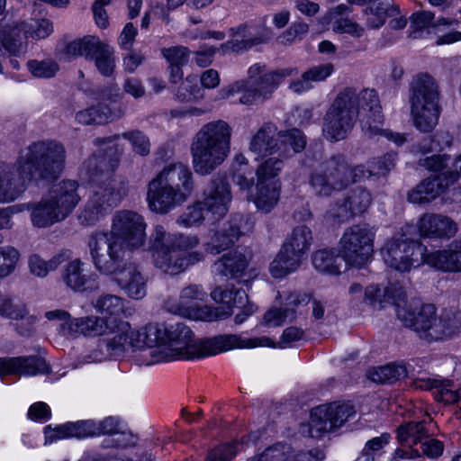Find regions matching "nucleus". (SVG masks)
<instances>
[{
	"mask_svg": "<svg viewBox=\"0 0 461 461\" xmlns=\"http://www.w3.org/2000/svg\"><path fill=\"white\" fill-rule=\"evenodd\" d=\"M103 43L98 37L87 35L70 41L66 46L65 52L71 58L85 57L86 59H92Z\"/></svg>",
	"mask_w": 461,
	"mask_h": 461,
	"instance_id": "obj_45",
	"label": "nucleus"
},
{
	"mask_svg": "<svg viewBox=\"0 0 461 461\" xmlns=\"http://www.w3.org/2000/svg\"><path fill=\"white\" fill-rule=\"evenodd\" d=\"M176 97L179 102H193L203 97V89L198 85V78L196 76H187L184 81L181 82L176 93Z\"/></svg>",
	"mask_w": 461,
	"mask_h": 461,
	"instance_id": "obj_52",
	"label": "nucleus"
},
{
	"mask_svg": "<svg viewBox=\"0 0 461 461\" xmlns=\"http://www.w3.org/2000/svg\"><path fill=\"white\" fill-rule=\"evenodd\" d=\"M333 31L338 33H347L354 38H360L365 34V27L348 17H341L333 23Z\"/></svg>",
	"mask_w": 461,
	"mask_h": 461,
	"instance_id": "obj_61",
	"label": "nucleus"
},
{
	"mask_svg": "<svg viewBox=\"0 0 461 461\" xmlns=\"http://www.w3.org/2000/svg\"><path fill=\"white\" fill-rule=\"evenodd\" d=\"M46 369L45 360L38 357L0 358V376L10 374L36 375Z\"/></svg>",
	"mask_w": 461,
	"mask_h": 461,
	"instance_id": "obj_33",
	"label": "nucleus"
},
{
	"mask_svg": "<svg viewBox=\"0 0 461 461\" xmlns=\"http://www.w3.org/2000/svg\"><path fill=\"white\" fill-rule=\"evenodd\" d=\"M340 94H348L351 97L352 108L356 112V117L361 113H365L361 120L362 130L366 136L374 138L384 136L397 145L406 141V137L401 133H393L381 128L383 115L378 95L374 89H364L359 93L352 89H345Z\"/></svg>",
	"mask_w": 461,
	"mask_h": 461,
	"instance_id": "obj_15",
	"label": "nucleus"
},
{
	"mask_svg": "<svg viewBox=\"0 0 461 461\" xmlns=\"http://www.w3.org/2000/svg\"><path fill=\"white\" fill-rule=\"evenodd\" d=\"M339 253L335 249H321L312 255L313 267L320 273L338 276L341 273Z\"/></svg>",
	"mask_w": 461,
	"mask_h": 461,
	"instance_id": "obj_42",
	"label": "nucleus"
},
{
	"mask_svg": "<svg viewBox=\"0 0 461 461\" xmlns=\"http://www.w3.org/2000/svg\"><path fill=\"white\" fill-rule=\"evenodd\" d=\"M420 166L434 173L408 193V201L425 203L436 199L461 177V153L456 157L438 154L420 159Z\"/></svg>",
	"mask_w": 461,
	"mask_h": 461,
	"instance_id": "obj_9",
	"label": "nucleus"
},
{
	"mask_svg": "<svg viewBox=\"0 0 461 461\" xmlns=\"http://www.w3.org/2000/svg\"><path fill=\"white\" fill-rule=\"evenodd\" d=\"M285 308H271L264 314L262 324L268 328L281 326L287 319L295 317L294 307L309 303L306 294L294 293L285 299Z\"/></svg>",
	"mask_w": 461,
	"mask_h": 461,
	"instance_id": "obj_34",
	"label": "nucleus"
},
{
	"mask_svg": "<svg viewBox=\"0 0 461 461\" xmlns=\"http://www.w3.org/2000/svg\"><path fill=\"white\" fill-rule=\"evenodd\" d=\"M67 151L57 140H45L22 149L14 163L0 164V202L17 199L33 179L53 180L63 171Z\"/></svg>",
	"mask_w": 461,
	"mask_h": 461,
	"instance_id": "obj_1",
	"label": "nucleus"
},
{
	"mask_svg": "<svg viewBox=\"0 0 461 461\" xmlns=\"http://www.w3.org/2000/svg\"><path fill=\"white\" fill-rule=\"evenodd\" d=\"M280 189L281 185L256 183L253 193L249 195V200L252 201L258 210L269 212L279 201Z\"/></svg>",
	"mask_w": 461,
	"mask_h": 461,
	"instance_id": "obj_40",
	"label": "nucleus"
},
{
	"mask_svg": "<svg viewBox=\"0 0 461 461\" xmlns=\"http://www.w3.org/2000/svg\"><path fill=\"white\" fill-rule=\"evenodd\" d=\"M376 230L366 223L348 227L339 243V253L347 265L363 267L371 261Z\"/></svg>",
	"mask_w": 461,
	"mask_h": 461,
	"instance_id": "obj_17",
	"label": "nucleus"
},
{
	"mask_svg": "<svg viewBox=\"0 0 461 461\" xmlns=\"http://www.w3.org/2000/svg\"><path fill=\"white\" fill-rule=\"evenodd\" d=\"M95 420H78L75 422H67L64 424L63 431L67 433L68 438H76L78 439L95 437Z\"/></svg>",
	"mask_w": 461,
	"mask_h": 461,
	"instance_id": "obj_55",
	"label": "nucleus"
},
{
	"mask_svg": "<svg viewBox=\"0 0 461 461\" xmlns=\"http://www.w3.org/2000/svg\"><path fill=\"white\" fill-rule=\"evenodd\" d=\"M313 242L312 230L306 225L294 227L282 244L291 251L304 258Z\"/></svg>",
	"mask_w": 461,
	"mask_h": 461,
	"instance_id": "obj_44",
	"label": "nucleus"
},
{
	"mask_svg": "<svg viewBox=\"0 0 461 461\" xmlns=\"http://www.w3.org/2000/svg\"><path fill=\"white\" fill-rule=\"evenodd\" d=\"M92 306L107 322L113 321L115 334L97 342L95 348L84 356L86 363H98L110 359V352L118 340H121L125 332L129 330V321H123L125 316V301L121 296L112 294H102L91 302Z\"/></svg>",
	"mask_w": 461,
	"mask_h": 461,
	"instance_id": "obj_11",
	"label": "nucleus"
},
{
	"mask_svg": "<svg viewBox=\"0 0 461 461\" xmlns=\"http://www.w3.org/2000/svg\"><path fill=\"white\" fill-rule=\"evenodd\" d=\"M396 154L387 153L383 157L373 158L368 162V170L370 175L385 176L395 166Z\"/></svg>",
	"mask_w": 461,
	"mask_h": 461,
	"instance_id": "obj_59",
	"label": "nucleus"
},
{
	"mask_svg": "<svg viewBox=\"0 0 461 461\" xmlns=\"http://www.w3.org/2000/svg\"><path fill=\"white\" fill-rule=\"evenodd\" d=\"M77 181L66 179L53 185L41 200L0 209V230L10 229L12 217L25 210L31 211V221L38 228L50 227L65 221L81 201Z\"/></svg>",
	"mask_w": 461,
	"mask_h": 461,
	"instance_id": "obj_4",
	"label": "nucleus"
},
{
	"mask_svg": "<svg viewBox=\"0 0 461 461\" xmlns=\"http://www.w3.org/2000/svg\"><path fill=\"white\" fill-rule=\"evenodd\" d=\"M193 189V173L186 165H167L147 185L148 207L156 213L167 214L185 203Z\"/></svg>",
	"mask_w": 461,
	"mask_h": 461,
	"instance_id": "obj_6",
	"label": "nucleus"
},
{
	"mask_svg": "<svg viewBox=\"0 0 461 461\" xmlns=\"http://www.w3.org/2000/svg\"><path fill=\"white\" fill-rule=\"evenodd\" d=\"M409 375L408 366L402 364H388L369 371V378L375 383L393 384Z\"/></svg>",
	"mask_w": 461,
	"mask_h": 461,
	"instance_id": "obj_47",
	"label": "nucleus"
},
{
	"mask_svg": "<svg viewBox=\"0 0 461 461\" xmlns=\"http://www.w3.org/2000/svg\"><path fill=\"white\" fill-rule=\"evenodd\" d=\"M146 228L143 216L133 211L121 210L113 214L111 229L107 231L121 240L129 249H135L144 245Z\"/></svg>",
	"mask_w": 461,
	"mask_h": 461,
	"instance_id": "obj_22",
	"label": "nucleus"
},
{
	"mask_svg": "<svg viewBox=\"0 0 461 461\" xmlns=\"http://www.w3.org/2000/svg\"><path fill=\"white\" fill-rule=\"evenodd\" d=\"M119 138L120 135H114L95 139L94 144L100 149L81 166V176L92 184L87 201L77 214V220L83 226L95 225L117 206L122 198L113 178L119 158L113 156L115 151L113 147L102 149L103 146L111 144Z\"/></svg>",
	"mask_w": 461,
	"mask_h": 461,
	"instance_id": "obj_2",
	"label": "nucleus"
},
{
	"mask_svg": "<svg viewBox=\"0 0 461 461\" xmlns=\"http://www.w3.org/2000/svg\"><path fill=\"white\" fill-rule=\"evenodd\" d=\"M278 141L285 147V149H286L287 147H290L294 153L301 152L306 146V138L298 129L280 131L278 133Z\"/></svg>",
	"mask_w": 461,
	"mask_h": 461,
	"instance_id": "obj_57",
	"label": "nucleus"
},
{
	"mask_svg": "<svg viewBox=\"0 0 461 461\" xmlns=\"http://www.w3.org/2000/svg\"><path fill=\"white\" fill-rule=\"evenodd\" d=\"M122 97L119 86L103 89L99 93V102L76 113V121L84 125L104 124L121 118L124 112L121 107H111L107 104H115Z\"/></svg>",
	"mask_w": 461,
	"mask_h": 461,
	"instance_id": "obj_24",
	"label": "nucleus"
},
{
	"mask_svg": "<svg viewBox=\"0 0 461 461\" xmlns=\"http://www.w3.org/2000/svg\"><path fill=\"white\" fill-rule=\"evenodd\" d=\"M112 324L113 321L107 322V320L100 315H89L73 318L65 322L63 328L73 335L94 338L110 334L113 336L115 329Z\"/></svg>",
	"mask_w": 461,
	"mask_h": 461,
	"instance_id": "obj_31",
	"label": "nucleus"
},
{
	"mask_svg": "<svg viewBox=\"0 0 461 461\" xmlns=\"http://www.w3.org/2000/svg\"><path fill=\"white\" fill-rule=\"evenodd\" d=\"M439 90L437 81L428 73L413 77L410 87L411 114L414 126L422 132L431 131L438 124Z\"/></svg>",
	"mask_w": 461,
	"mask_h": 461,
	"instance_id": "obj_13",
	"label": "nucleus"
},
{
	"mask_svg": "<svg viewBox=\"0 0 461 461\" xmlns=\"http://www.w3.org/2000/svg\"><path fill=\"white\" fill-rule=\"evenodd\" d=\"M95 62L97 71L105 77H113L116 68L114 50L104 42L91 59Z\"/></svg>",
	"mask_w": 461,
	"mask_h": 461,
	"instance_id": "obj_50",
	"label": "nucleus"
},
{
	"mask_svg": "<svg viewBox=\"0 0 461 461\" xmlns=\"http://www.w3.org/2000/svg\"><path fill=\"white\" fill-rule=\"evenodd\" d=\"M64 261L61 253L54 255L49 260H45L38 254H32L28 258V268L30 273L39 278H44L50 272L55 271Z\"/></svg>",
	"mask_w": 461,
	"mask_h": 461,
	"instance_id": "obj_48",
	"label": "nucleus"
},
{
	"mask_svg": "<svg viewBox=\"0 0 461 461\" xmlns=\"http://www.w3.org/2000/svg\"><path fill=\"white\" fill-rule=\"evenodd\" d=\"M399 14L400 9L394 5L378 3L375 5L367 6L363 10L366 28L377 30L385 23L388 17H393Z\"/></svg>",
	"mask_w": 461,
	"mask_h": 461,
	"instance_id": "obj_43",
	"label": "nucleus"
},
{
	"mask_svg": "<svg viewBox=\"0 0 461 461\" xmlns=\"http://www.w3.org/2000/svg\"><path fill=\"white\" fill-rule=\"evenodd\" d=\"M355 414L354 406L348 402H333L315 407L311 411L310 435L312 438H320L324 433L341 427Z\"/></svg>",
	"mask_w": 461,
	"mask_h": 461,
	"instance_id": "obj_21",
	"label": "nucleus"
},
{
	"mask_svg": "<svg viewBox=\"0 0 461 461\" xmlns=\"http://www.w3.org/2000/svg\"><path fill=\"white\" fill-rule=\"evenodd\" d=\"M112 276L128 297L140 300L146 296L147 278L137 266L123 264Z\"/></svg>",
	"mask_w": 461,
	"mask_h": 461,
	"instance_id": "obj_30",
	"label": "nucleus"
},
{
	"mask_svg": "<svg viewBox=\"0 0 461 461\" xmlns=\"http://www.w3.org/2000/svg\"><path fill=\"white\" fill-rule=\"evenodd\" d=\"M414 236V227L406 224L386 240L381 249V257L388 267L404 273L424 264L427 247Z\"/></svg>",
	"mask_w": 461,
	"mask_h": 461,
	"instance_id": "obj_12",
	"label": "nucleus"
},
{
	"mask_svg": "<svg viewBox=\"0 0 461 461\" xmlns=\"http://www.w3.org/2000/svg\"><path fill=\"white\" fill-rule=\"evenodd\" d=\"M456 240L450 249L425 253L424 264L445 272H461V248Z\"/></svg>",
	"mask_w": 461,
	"mask_h": 461,
	"instance_id": "obj_35",
	"label": "nucleus"
},
{
	"mask_svg": "<svg viewBox=\"0 0 461 461\" xmlns=\"http://www.w3.org/2000/svg\"><path fill=\"white\" fill-rule=\"evenodd\" d=\"M28 315V310L23 303H14L5 294L0 293V317L11 320H23Z\"/></svg>",
	"mask_w": 461,
	"mask_h": 461,
	"instance_id": "obj_56",
	"label": "nucleus"
},
{
	"mask_svg": "<svg viewBox=\"0 0 461 461\" xmlns=\"http://www.w3.org/2000/svg\"><path fill=\"white\" fill-rule=\"evenodd\" d=\"M60 280L74 293H92L99 288V276L80 258H74L63 266Z\"/></svg>",
	"mask_w": 461,
	"mask_h": 461,
	"instance_id": "obj_25",
	"label": "nucleus"
},
{
	"mask_svg": "<svg viewBox=\"0 0 461 461\" xmlns=\"http://www.w3.org/2000/svg\"><path fill=\"white\" fill-rule=\"evenodd\" d=\"M405 292L402 287L393 285L384 288V301L391 300L395 306L396 314L398 315V310L406 308L411 311L417 312L420 307L414 306L412 303H409L405 301Z\"/></svg>",
	"mask_w": 461,
	"mask_h": 461,
	"instance_id": "obj_60",
	"label": "nucleus"
},
{
	"mask_svg": "<svg viewBox=\"0 0 461 461\" xmlns=\"http://www.w3.org/2000/svg\"><path fill=\"white\" fill-rule=\"evenodd\" d=\"M230 185L221 177H213L208 183L200 202L206 209L210 220L218 221L225 216L231 202Z\"/></svg>",
	"mask_w": 461,
	"mask_h": 461,
	"instance_id": "obj_28",
	"label": "nucleus"
},
{
	"mask_svg": "<svg viewBox=\"0 0 461 461\" xmlns=\"http://www.w3.org/2000/svg\"><path fill=\"white\" fill-rule=\"evenodd\" d=\"M248 267L246 257L239 252L223 255L213 265V271L227 278H239Z\"/></svg>",
	"mask_w": 461,
	"mask_h": 461,
	"instance_id": "obj_41",
	"label": "nucleus"
},
{
	"mask_svg": "<svg viewBox=\"0 0 461 461\" xmlns=\"http://www.w3.org/2000/svg\"><path fill=\"white\" fill-rule=\"evenodd\" d=\"M167 336V324L149 323L140 329H133L129 324V330L118 340L112 351L111 358L123 357L131 351H141L149 348V355L154 349L163 350Z\"/></svg>",
	"mask_w": 461,
	"mask_h": 461,
	"instance_id": "obj_18",
	"label": "nucleus"
},
{
	"mask_svg": "<svg viewBox=\"0 0 461 461\" xmlns=\"http://www.w3.org/2000/svg\"><path fill=\"white\" fill-rule=\"evenodd\" d=\"M232 128L223 120L203 124L193 136L190 144L192 166L199 176L212 174L230 153Z\"/></svg>",
	"mask_w": 461,
	"mask_h": 461,
	"instance_id": "obj_7",
	"label": "nucleus"
},
{
	"mask_svg": "<svg viewBox=\"0 0 461 461\" xmlns=\"http://www.w3.org/2000/svg\"><path fill=\"white\" fill-rule=\"evenodd\" d=\"M95 437L101 435H113L122 433L125 435L120 428L118 419L114 417H106L103 420H95Z\"/></svg>",
	"mask_w": 461,
	"mask_h": 461,
	"instance_id": "obj_64",
	"label": "nucleus"
},
{
	"mask_svg": "<svg viewBox=\"0 0 461 461\" xmlns=\"http://www.w3.org/2000/svg\"><path fill=\"white\" fill-rule=\"evenodd\" d=\"M257 347H274V343L265 336L251 339L234 334L195 339L192 330L185 323H167L164 349H154L147 365L173 359L200 358L234 348Z\"/></svg>",
	"mask_w": 461,
	"mask_h": 461,
	"instance_id": "obj_3",
	"label": "nucleus"
},
{
	"mask_svg": "<svg viewBox=\"0 0 461 461\" xmlns=\"http://www.w3.org/2000/svg\"><path fill=\"white\" fill-rule=\"evenodd\" d=\"M253 227L254 221L250 217L235 214L213 234L206 249L212 254H219L233 246L240 236L252 231Z\"/></svg>",
	"mask_w": 461,
	"mask_h": 461,
	"instance_id": "obj_26",
	"label": "nucleus"
},
{
	"mask_svg": "<svg viewBox=\"0 0 461 461\" xmlns=\"http://www.w3.org/2000/svg\"><path fill=\"white\" fill-rule=\"evenodd\" d=\"M131 145L132 151L141 157H146L150 153V141L149 137L140 130L125 131L121 135Z\"/></svg>",
	"mask_w": 461,
	"mask_h": 461,
	"instance_id": "obj_54",
	"label": "nucleus"
},
{
	"mask_svg": "<svg viewBox=\"0 0 461 461\" xmlns=\"http://www.w3.org/2000/svg\"><path fill=\"white\" fill-rule=\"evenodd\" d=\"M417 228L420 237L449 240L457 230V223L450 217L440 213H425L418 221Z\"/></svg>",
	"mask_w": 461,
	"mask_h": 461,
	"instance_id": "obj_29",
	"label": "nucleus"
},
{
	"mask_svg": "<svg viewBox=\"0 0 461 461\" xmlns=\"http://www.w3.org/2000/svg\"><path fill=\"white\" fill-rule=\"evenodd\" d=\"M372 203V195L365 188L350 190L342 200H339L327 210L325 221L331 225H340L351 218L364 213Z\"/></svg>",
	"mask_w": 461,
	"mask_h": 461,
	"instance_id": "obj_23",
	"label": "nucleus"
},
{
	"mask_svg": "<svg viewBox=\"0 0 461 461\" xmlns=\"http://www.w3.org/2000/svg\"><path fill=\"white\" fill-rule=\"evenodd\" d=\"M204 221L211 224L215 222L210 220V215H207L206 209L200 201L188 205L176 219V223L185 228L199 226Z\"/></svg>",
	"mask_w": 461,
	"mask_h": 461,
	"instance_id": "obj_49",
	"label": "nucleus"
},
{
	"mask_svg": "<svg viewBox=\"0 0 461 461\" xmlns=\"http://www.w3.org/2000/svg\"><path fill=\"white\" fill-rule=\"evenodd\" d=\"M276 127L264 124L250 140L249 149L258 157L273 155L280 149L279 140L275 138Z\"/></svg>",
	"mask_w": 461,
	"mask_h": 461,
	"instance_id": "obj_37",
	"label": "nucleus"
},
{
	"mask_svg": "<svg viewBox=\"0 0 461 461\" xmlns=\"http://www.w3.org/2000/svg\"><path fill=\"white\" fill-rule=\"evenodd\" d=\"M362 172L361 167H351L343 156H332L312 170L310 190L317 197H330L355 183Z\"/></svg>",
	"mask_w": 461,
	"mask_h": 461,
	"instance_id": "obj_14",
	"label": "nucleus"
},
{
	"mask_svg": "<svg viewBox=\"0 0 461 461\" xmlns=\"http://www.w3.org/2000/svg\"><path fill=\"white\" fill-rule=\"evenodd\" d=\"M297 74L295 68L268 70L260 63L252 65L248 70V79L237 81L221 88V98L225 99L241 93L240 103L242 104H257L270 98L279 84L287 77Z\"/></svg>",
	"mask_w": 461,
	"mask_h": 461,
	"instance_id": "obj_10",
	"label": "nucleus"
},
{
	"mask_svg": "<svg viewBox=\"0 0 461 461\" xmlns=\"http://www.w3.org/2000/svg\"><path fill=\"white\" fill-rule=\"evenodd\" d=\"M16 31H23L25 37L41 40L53 32V24L46 18H32L14 28L12 32H9L8 35L5 28L3 27L0 30V44L11 55H18L20 53L21 43L16 38L12 36V34L18 35Z\"/></svg>",
	"mask_w": 461,
	"mask_h": 461,
	"instance_id": "obj_27",
	"label": "nucleus"
},
{
	"mask_svg": "<svg viewBox=\"0 0 461 461\" xmlns=\"http://www.w3.org/2000/svg\"><path fill=\"white\" fill-rule=\"evenodd\" d=\"M90 260L103 276H112L125 264L128 248L107 230H95L87 240Z\"/></svg>",
	"mask_w": 461,
	"mask_h": 461,
	"instance_id": "obj_16",
	"label": "nucleus"
},
{
	"mask_svg": "<svg viewBox=\"0 0 461 461\" xmlns=\"http://www.w3.org/2000/svg\"><path fill=\"white\" fill-rule=\"evenodd\" d=\"M324 458L325 454L320 449L294 454L289 445L276 444L267 448L259 456L249 461H321Z\"/></svg>",
	"mask_w": 461,
	"mask_h": 461,
	"instance_id": "obj_32",
	"label": "nucleus"
},
{
	"mask_svg": "<svg viewBox=\"0 0 461 461\" xmlns=\"http://www.w3.org/2000/svg\"><path fill=\"white\" fill-rule=\"evenodd\" d=\"M199 243L196 236L170 233L162 225H156L149 242L154 266L162 272L175 276L203 258V254L191 251Z\"/></svg>",
	"mask_w": 461,
	"mask_h": 461,
	"instance_id": "obj_5",
	"label": "nucleus"
},
{
	"mask_svg": "<svg viewBox=\"0 0 461 461\" xmlns=\"http://www.w3.org/2000/svg\"><path fill=\"white\" fill-rule=\"evenodd\" d=\"M211 296L213 301L222 304L214 309L230 312V315L234 308H241L248 302L246 292L243 289H236L233 285L217 287L211 293Z\"/></svg>",
	"mask_w": 461,
	"mask_h": 461,
	"instance_id": "obj_39",
	"label": "nucleus"
},
{
	"mask_svg": "<svg viewBox=\"0 0 461 461\" xmlns=\"http://www.w3.org/2000/svg\"><path fill=\"white\" fill-rule=\"evenodd\" d=\"M233 32L232 39L226 43L228 49H230L233 51H242L251 47L258 45L263 42V39L261 37H249L245 33L246 27L240 26L237 29H231Z\"/></svg>",
	"mask_w": 461,
	"mask_h": 461,
	"instance_id": "obj_53",
	"label": "nucleus"
},
{
	"mask_svg": "<svg viewBox=\"0 0 461 461\" xmlns=\"http://www.w3.org/2000/svg\"><path fill=\"white\" fill-rule=\"evenodd\" d=\"M435 424L431 420L410 421L401 425L397 429L400 444L412 447L420 444L425 438L433 436Z\"/></svg>",
	"mask_w": 461,
	"mask_h": 461,
	"instance_id": "obj_36",
	"label": "nucleus"
},
{
	"mask_svg": "<svg viewBox=\"0 0 461 461\" xmlns=\"http://www.w3.org/2000/svg\"><path fill=\"white\" fill-rule=\"evenodd\" d=\"M27 66L32 75L39 78L53 77L59 70L58 64L50 59L30 60Z\"/></svg>",
	"mask_w": 461,
	"mask_h": 461,
	"instance_id": "obj_58",
	"label": "nucleus"
},
{
	"mask_svg": "<svg viewBox=\"0 0 461 461\" xmlns=\"http://www.w3.org/2000/svg\"><path fill=\"white\" fill-rule=\"evenodd\" d=\"M351 104V97L348 94H339L335 98L323 119L322 131L327 140H344L352 131L357 117Z\"/></svg>",
	"mask_w": 461,
	"mask_h": 461,
	"instance_id": "obj_20",
	"label": "nucleus"
},
{
	"mask_svg": "<svg viewBox=\"0 0 461 461\" xmlns=\"http://www.w3.org/2000/svg\"><path fill=\"white\" fill-rule=\"evenodd\" d=\"M206 297L207 293L202 285L192 284L181 290L177 302L168 306V310L176 314L206 321L223 320L230 316V312L201 306Z\"/></svg>",
	"mask_w": 461,
	"mask_h": 461,
	"instance_id": "obj_19",
	"label": "nucleus"
},
{
	"mask_svg": "<svg viewBox=\"0 0 461 461\" xmlns=\"http://www.w3.org/2000/svg\"><path fill=\"white\" fill-rule=\"evenodd\" d=\"M433 395L437 402L454 404L461 399V386L451 380L440 379Z\"/></svg>",
	"mask_w": 461,
	"mask_h": 461,
	"instance_id": "obj_51",
	"label": "nucleus"
},
{
	"mask_svg": "<svg viewBox=\"0 0 461 461\" xmlns=\"http://www.w3.org/2000/svg\"><path fill=\"white\" fill-rule=\"evenodd\" d=\"M303 258L281 246L270 263L269 272L274 278H282L294 273L302 265Z\"/></svg>",
	"mask_w": 461,
	"mask_h": 461,
	"instance_id": "obj_38",
	"label": "nucleus"
},
{
	"mask_svg": "<svg viewBox=\"0 0 461 461\" xmlns=\"http://www.w3.org/2000/svg\"><path fill=\"white\" fill-rule=\"evenodd\" d=\"M398 319L428 341H446L457 337L461 332V313L455 310H443L436 314L433 304H423L420 309H399Z\"/></svg>",
	"mask_w": 461,
	"mask_h": 461,
	"instance_id": "obj_8",
	"label": "nucleus"
},
{
	"mask_svg": "<svg viewBox=\"0 0 461 461\" xmlns=\"http://www.w3.org/2000/svg\"><path fill=\"white\" fill-rule=\"evenodd\" d=\"M163 57L169 65H185L189 59V50L183 46L164 48L161 50Z\"/></svg>",
	"mask_w": 461,
	"mask_h": 461,
	"instance_id": "obj_62",
	"label": "nucleus"
},
{
	"mask_svg": "<svg viewBox=\"0 0 461 461\" xmlns=\"http://www.w3.org/2000/svg\"><path fill=\"white\" fill-rule=\"evenodd\" d=\"M284 168V161L278 158L263 160L256 169V183L281 185L279 175Z\"/></svg>",
	"mask_w": 461,
	"mask_h": 461,
	"instance_id": "obj_46",
	"label": "nucleus"
},
{
	"mask_svg": "<svg viewBox=\"0 0 461 461\" xmlns=\"http://www.w3.org/2000/svg\"><path fill=\"white\" fill-rule=\"evenodd\" d=\"M238 443L223 444L209 452L206 461H228L237 454Z\"/></svg>",
	"mask_w": 461,
	"mask_h": 461,
	"instance_id": "obj_63",
	"label": "nucleus"
}]
</instances>
